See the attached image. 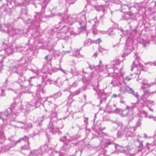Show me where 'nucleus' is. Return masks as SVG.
Listing matches in <instances>:
<instances>
[{
  "label": "nucleus",
  "instance_id": "f257e3e1",
  "mask_svg": "<svg viewBox=\"0 0 156 156\" xmlns=\"http://www.w3.org/2000/svg\"><path fill=\"white\" fill-rule=\"evenodd\" d=\"M59 15L62 16V18L61 21L58 23V26H57L55 28L56 29H58L59 31L57 32V36L58 38L60 39H63L64 38L66 34L69 33L70 31V34L71 35H75L73 31H70V28L66 26L71 24L68 23L69 20L70 19L69 16L67 15H65L62 13H59Z\"/></svg>",
  "mask_w": 156,
  "mask_h": 156
},
{
  "label": "nucleus",
  "instance_id": "f03ea898",
  "mask_svg": "<svg viewBox=\"0 0 156 156\" xmlns=\"http://www.w3.org/2000/svg\"><path fill=\"white\" fill-rule=\"evenodd\" d=\"M57 114L56 112L52 113L50 117V121L48 124V128L52 134L58 132V134L61 132L59 130L64 127V125L61 119L58 120L57 118Z\"/></svg>",
  "mask_w": 156,
  "mask_h": 156
},
{
  "label": "nucleus",
  "instance_id": "7ed1b4c3",
  "mask_svg": "<svg viewBox=\"0 0 156 156\" xmlns=\"http://www.w3.org/2000/svg\"><path fill=\"white\" fill-rule=\"evenodd\" d=\"M33 97L37 100V99L38 100V102H35V100H33V102H30L29 103H25L22 105L23 106L22 108H20L21 110L24 109L25 111L24 112L25 113H28L30 110L31 108L33 106H36V107L38 106V102L40 103H42L43 101H46L47 102H54L55 99L54 98L52 97H48L46 98H41L40 95V93L37 92L35 94V96L33 95Z\"/></svg>",
  "mask_w": 156,
  "mask_h": 156
},
{
  "label": "nucleus",
  "instance_id": "20e7f679",
  "mask_svg": "<svg viewBox=\"0 0 156 156\" xmlns=\"http://www.w3.org/2000/svg\"><path fill=\"white\" fill-rule=\"evenodd\" d=\"M69 18L70 20L68 23L69 24H72L76 21L79 23H83V25L86 23L85 13L84 12H81L77 15L76 16L74 15L73 16L69 17Z\"/></svg>",
  "mask_w": 156,
  "mask_h": 156
},
{
  "label": "nucleus",
  "instance_id": "39448f33",
  "mask_svg": "<svg viewBox=\"0 0 156 156\" xmlns=\"http://www.w3.org/2000/svg\"><path fill=\"white\" fill-rule=\"evenodd\" d=\"M50 0H44L43 3L42 5L40 4V1L39 0H30V3L34 4L35 7H37L36 5H38V7H41L42 11L41 13H38L37 15L36 16V21L38 22V23L39 21H41V17L39 16L40 14H43L44 12V10L45 8L46 5L48 3V2L50 1Z\"/></svg>",
  "mask_w": 156,
  "mask_h": 156
},
{
  "label": "nucleus",
  "instance_id": "423d86ee",
  "mask_svg": "<svg viewBox=\"0 0 156 156\" xmlns=\"http://www.w3.org/2000/svg\"><path fill=\"white\" fill-rule=\"evenodd\" d=\"M28 140V138L26 136H25L24 137L20 138L18 140L15 141L14 142V145H16L17 143L20 142H25L26 143V144L21 147L20 151L22 153L26 154L27 151L30 149L29 142Z\"/></svg>",
  "mask_w": 156,
  "mask_h": 156
},
{
  "label": "nucleus",
  "instance_id": "0eeeda50",
  "mask_svg": "<svg viewBox=\"0 0 156 156\" xmlns=\"http://www.w3.org/2000/svg\"><path fill=\"white\" fill-rule=\"evenodd\" d=\"M135 104H133V106L132 107L127 106L126 108L123 110H121L120 109H116V107L115 105H114L112 107L111 110L112 112H115V113H119L121 116H126L127 115L129 112V109H132L134 108L135 106Z\"/></svg>",
  "mask_w": 156,
  "mask_h": 156
},
{
  "label": "nucleus",
  "instance_id": "6e6552de",
  "mask_svg": "<svg viewBox=\"0 0 156 156\" xmlns=\"http://www.w3.org/2000/svg\"><path fill=\"white\" fill-rule=\"evenodd\" d=\"M48 148V146L45 144L37 150H33L30 151L29 156H40L46 152Z\"/></svg>",
  "mask_w": 156,
  "mask_h": 156
},
{
  "label": "nucleus",
  "instance_id": "1a4fd4ad",
  "mask_svg": "<svg viewBox=\"0 0 156 156\" xmlns=\"http://www.w3.org/2000/svg\"><path fill=\"white\" fill-rule=\"evenodd\" d=\"M131 70L133 71L136 74H139L141 70L143 71V66L137 59L133 62L131 66Z\"/></svg>",
  "mask_w": 156,
  "mask_h": 156
},
{
  "label": "nucleus",
  "instance_id": "9d476101",
  "mask_svg": "<svg viewBox=\"0 0 156 156\" xmlns=\"http://www.w3.org/2000/svg\"><path fill=\"white\" fill-rule=\"evenodd\" d=\"M134 131V128L133 127L129 128L127 127H125L124 128L123 131H118L117 133L118 137H120L124 134H125L126 137H132L134 136L133 132Z\"/></svg>",
  "mask_w": 156,
  "mask_h": 156
},
{
  "label": "nucleus",
  "instance_id": "9b49d317",
  "mask_svg": "<svg viewBox=\"0 0 156 156\" xmlns=\"http://www.w3.org/2000/svg\"><path fill=\"white\" fill-rule=\"evenodd\" d=\"M9 70L11 73H16L19 75H23L26 70L23 69L21 65L13 66L10 68Z\"/></svg>",
  "mask_w": 156,
  "mask_h": 156
},
{
  "label": "nucleus",
  "instance_id": "f8f14e48",
  "mask_svg": "<svg viewBox=\"0 0 156 156\" xmlns=\"http://www.w3.org/2000/svg\"><path fill=\"white\" fill-rule=\"evenodd\" d=\"M64 144L61 147L59 152L55 151V152L56 153L58 154L59 156H66V153L69 149V145L66 142H63Z\"/></svg>",
  "mask_w": 156,
  "mask_h": 156
},
{
  "label": "nucleus",
  "instance_id": "ddd939ff",
  "mask_svg": "<svg viewBox=\"0 0 156 156\" xmlns=\"http://www.w3.org/2000/svg\"><path fill=\"white\" fill-rule=\"evenodd\" d=\"M115 147L120 152L123 153L126 155L129 154L128 152L132 149V148L129 145L124 148L122 146H120L117 144H115Z\"/></svg>",
  "mask_w": 156,
  "mask_h": 156
},
{
  "label": "nucleus",
  "instance_id": "4468645a",
  "mask_svg": "<svg viewBox=\"0 0 156 156\" xmlns=\"http://www.w3.org/2000/svg\"><path fill=\"white\" fill-rule=\"evenodd\" d=\"M12 105L10 108H9L5 110L4 112H0V119H2L3 121L7 120L9 117L11 112V108H12Z\"/></svg>",
  "mask_w": 156,
  "mask_h": 156
},
{
  "label": "nucleus",
  "instance_id": "2eb2a0df",
  "mask_svg": "<svg viewBox=\"0 0 156 156\" xmlns=\"http://www.w3.org/2000/svg\"><path fill=\"white\" fill-rule=\"evenodd\" d=\"M89 22L93 25V26L91 28V30L93 34L94 35L98 33V30L96 29V27L98 23V21L97 18H95L94 19L89 21Z\"/></svg>",
  "mask_w": 156,
  "mask_h": 156
},
{
  "label": "nucleus",
  "instance_id": "dca6fc26",
  "mask_svg": "<svg viewBox=\"0 0 156 156\" xmlns=\"http://www.w3.org/2000/svg\"><path fill=\"white\" fill-rule=\"evenodd\" d=\"M17 48H15L13 45H10L7 46L6 48L2 50V51L5 52V55H9L14 52H16Z\"/></svg>",
  "mask_w": 156,
  "mask_h": 156
},
{
  "label": "nucleus",
  "instance_id": "f3484780",
  "mask_svg": "<svg viewBox=\"0 0 156 156\" xmlns=\"http://www.w3.org/2000/svg\"><path fill=\"white\" fill-rule=\"evenodd\" d=\"M42 70L43 73H46L47 72H49V71L51 70H52L54 72H56L59 70H60L62 72L65 73L64 71L61 68H60L59 69H58L57 68H54L53 69H51V66L49 64L47 65L46 66H44Z\"/></svg>",
  "mask_w": 156,
  "mask_h": 156
},
{
  "label": "nucleus",
  "instance_id": "a211bd4d",
  "mask_svg": "<svg viewBox=\"0 0 156 156\" xmlns=\"http://www.w3.org/2000/svg\"><path fill=\"white\" fill-rule=\"evenodd\" d=\"M13 27L8 24H5L2 27H0V31L7 32L10 35V32H12Z\"/></svg>",
  "mask_w": 156,
  "mask_h": 156
},
{
  "label": "nucleus",
  "instance_id": "6ab92c4d",
  "mask_svg": "<svg viewBox=\"0 0 156 156\" xmlns=\"http://www.w3.org/2000/svg\"><path fill=\"white\" fill-rule=\"evenodd\" d=\"M23 33L24 32L23 30H20L19 29H15L13 28L12 30V32H10V35L11 36H14V35L21 36L23 35Z\"/></svg>",
  "mask_w": 156,
  "mask_h": 156
},
{
  "label": "nucleus",
  "instance_id": "aec40b11",
  "mask_svg": "<svg viewBox=\"0 0 156 156\" xmlns=\"http://www.w3.org/2000/svg\"><path fill=\"white\" fill-rule=\"evenodd\" d=\"M74 138L71 136L68 133H67L66 135L64 136L62 138L59 139L60 141L63 142H66L67 143H69L70 141L74 140Z\"/></svg>",
  "mask_w": 156,
  "mask_h": 156
},
{
  "label": "nucleus",
  "instance_id": "412c9836",
  "mask_svg": "<svg viewBox=\"0 0 156 156\" xmlns=\"http://www.w3.org/2000/svg\"><path fill=\"white\" fill-rule=\"evenodd\" d=\"M16 126L18 128L25 129L31 127L32 126V125L31 124L28 125L25 122H18L17 123Z\"/></svg>",
  "mask_w": 156,
  "mask_h": 156
},
{
  "label": "nucleus",
  "instance_id": "4be33fe9",
  "mask_svg": "<svg viewBox=\"0 0 156 156\" xmlns=\"http://www.w3.org/2000/svg\"><path fill=\"white\" fill-rule=\"evenodd\" d=\"M142 84L141 86V89L142 90H143L144 95H143L141 97V99L144 101H145L146 100V98L145 97L146 94V84L145 83V81H143L142 82H141Z\"/></svg>",
  "mask_w": 156,
  "mask_h": 156
},
{
  "label": "nucleus",
  "instance_id": "5701e85b",
  "mask_svg": "<svg viewBox=\"0 0 156 156\" xmlns=\"http://www.w3.org/2000/svg\"><path fill=\"white\" fill-rule=\"evenodd\" d=\"M98 98L100 100V102L102 103L104 101H105L106 99V94L104 93V90H100L99 92L98 93Z\"/></svg>",
  "mask_w": 156,
  "mask_h": 156
},
{
  "label": "nucleus",
  "instance_id": "b1692460",
  "mask_svg": "<svg viewBox=\"0 0 156 156\" xmlns=\"http://www.w3.org/2000/svg\"><path fill=\"white\" fill-rule=\"evenodd\" d=\"M134 16L133 14L129 12L125 13L122 16V17L123 20H127L129 19L133 18Z\"/></svg>",
  "mask_w": 156,
  "mask_h": 156
},
{
  "label": "nucleus",
  "instance_id": "393cba45",
  "mask_svg": "<svg viewBox=\"0 0 156 156\" xmlns=\"http://www.w3.org/2000/svg\"><path fill=\"white\" fill-rule=\"evenodd\" d=\"M132 31L131 32H129V31L127 30L124 33V34L126 35V36H128L129 35H130V36H128V38H129V37H134L135 35H136V34L137 32L136 30V29H134V30H132Z\"/></svg>",
  "mask_w": 156,
  "mask_h": 156
},
{
  "label": "nucleus",
  "instance_id": "a878e982",
  "mask_svg": "<svg viewBox=\"0 0 156 156\" xmlns=\"http://www.w3.org/2000/svg\"><path fill=\"white\" fill-rule=\"evenodd\" d=\"M0 137L1 139H0V144H1L5 139V136L4 134L3 128L2 126H0Z\"/></svg>",
  "mask_w": 156,
  "mask_h": 156
},
{
  "label": "nucleus",
  "instance_id": "bb28decb",
  "mask_svg": "<svg viewBox=\"0 0 156 156\" xmlns=\"http://www.w3.org/2000/svg\"><path fill=\"white\" fill-rule=\"evenodd\" d=\"M121 11L122 12H124L126 11L129 10L130 9V6L126 4H121L120 5Z\"/></svg>",
  "mask_w": 156,
  "mask_h": 156
},
{
  "label": "nucleus",
  "instance_id": "cd10ccee",
  "mask_svg": "<svg viewBox=\"0 0 156 156\" xmlns=\"http://www.w3.org/2000/svg\"><path fill=\"white\" fill-rule=\"evenodd\" d=\"M23 75H19L20 77L18 80V82L20 85H21V83H23L26 81L25 77Z\"/></svg>",
  "mask_w": 156,
  "mask_h": 156
},
{
  "label": "nucleus",
  "instance_id": "c85d7f7f",
  "mask_svg": "<svg viewBox=\"0 0 156 156\" xmlns=\"http://www.w3.org/2000/svg\"><path fill=\"white\" fill-rule=\"evenodd\" d=\"M105 140L103 139L101 141V143L102 145H104L105 146L107 145L113 144L112 141H110L108 142H105Z\"/></svg>",
  "mask_w": 156,
  "mask_h": 156
},
{
  "label": "nucleus",
  "instance_id": "c756f323",
  "mask_svg": "<svg viewBox=\"0 0 156 156\" xmlns=\"http://www.w3.org/2000/svg\"><path fill=\"white\" fill-rule=\"evenodd\" d=\"M46 113L44 115H43L41 117L38 118L37 119V121L39 122H41L43 121V120L46 119L48 117V115H47V112H46Z\"/></svg>",
  "mask_w": 156,
  "mask_h": 156
},
{
  "label": "nucleus",
  "instance_id": "7c9ffc66",
  "mask_svg": "<svg viewBox=\"0 0 156 156\" xmlns=\"http://www.w3.org/2000/svg\"><path fill=\"white\" fill-rule=\"evenodd\" d=\"M11 147L9 145H5L3 147H1V150H0V153L1 152H3L7 151Z\"/></svg>",
  "mask_w": 156,
  "mask_h": 156
},
{
  "label": "nucleus",
  "instance_id": "2f4dec72",
  "mask_svg": "<svg viewBox=\"0 0 156 156\" xmlns=\"http://www.w3.org/2000/svg\"><path fill=\"white\" fill-rule=\"evenodd\" d=\"M98 66V69H99L100 71L103 70L106 68V66H103L101 64V61H100V64Z\"/></svg>",
  "mask_w": 156,
  "mask_h": 156
},
{
  "label": "nucleus",
  "instance_id": "473e14b6",
  "mask_svg": "<svg viewBox=\"0 0 156 156\" xmlns=\"http://www.w3.org/2000/svg\"><path fill=\"white\" fill-rule=\"evenodd\" d=\"M15 48H17V51L19 52H21L23 51H26L25 48L23 47L17 46Z\"/></svg>",
  "mask_w": 156,
  "mask_h": 156
},
{
  "label": "nucleus",
  "instance_id": "72a5a7b5",
  "mask_svg": "<svg viewBox=\"0 0 156 156\" xmlns=\"http://www.w3.org/2000/svg\"><path fill=\"white\" fill-rule=\"evenodd\" d=\"M71 73L73 75L76 76L77 74V72L75 67H73L71 69Z\"/></svg>",
  "mask_w": 156,
  "mask_h": 156
},
{
  "label": "nucleus",
  "instance_id": "f704fd0d",
  "mask_svg": "<svg viewBox=\"0 0 156 156\" xmlns=\"http://www.w3.org/2000/svg\"><path fill=\"white\" fill-rule=\"evenodd\" d=\"M80 25H81L80 27V30L81 31H84L86 29V23L85 25H83V23H79Z\"/></svg>",
  "mask_w": 156,
  "mask_h": 156
},
{
  "label": "nucleus",
  "instance_id": "c9c22d12",
  "mask_svg": "<svg viewBox=\"0 0 156 156\" xmlns=\"http://www.w3.org/2000/svg\"><path fill=\"white\" fill-rule=\"evenodd\" d=\"M80 89H78L76 91L70 94V95L71 97H73L75 95H78L80 93Z\"/></svg>",
  "mask_w": 156,
  "mask_h": 156
},
{
  "label": "nucleus",
  "instance_id": "e433bc0d",
  "mask_svg": "<svg viewBox=\"0 0 156 156\" xmlns=\"http://www.w3.org/2000/svg\"><path fill=\"white\" fill-rule=\"evenodd\" d=\"M126 92L129 93L133 92V90L127 86H126Z\"/></svg>",
  "mask_w": 156,
  "mask_h": 156
},
{
  "label": "nucleus",
  "instance_id": "4c0bfd02",
  "mask_svg": "<svg viewBox=\"0 0 156 156\" xmlns=\"http://www.w3.org/2000/svg\"><path fill=\"white\" fill-rule=\"evenodd\" d=\"M92 43L91 40L89 39L88 40L85 41L84 43V45L85 46H86L88 45H91Z\"/></svg>",
  "mask_w": 156,
  "mask_h": 156
},
{
  "label": "nucleus",
  "instance_id": "58836bf2",
  "mask_svg": "<svg viewBox=\"0 0 156 156\" xmlns=\"http://www.w3.org/2000/svg\"><path fill=\"white\" fill-rule=\"evenodd\" d=\"M27 9L26 7H24V8H22L21 9V13L22 15H26L27 14Z\"/></svg>",
  "mask_w": 156,
  "mask_h": 156
},
{
  "label": "nucleus",
  "instance_id": "ea45409f",
  "mask_svg": "<svg viewBox=\"0 0 156 156\" xmlns=\"http://www.w3.org/2000/svg\"><path fill=\"white\" fill-rule=\"evenodd\" d=\"M44 59L47 62H48L51 60L52 59V57L51 55H48L44 57Z\"/></svg>",
  "mask_w": 156,
  "mask_h": 156
},
{
  "label": "nucleus",
  "instance_id": "a19ab883",
  "mask_svg": "<svg viewBox=\"0 0 156 156\" xmlns=\"http://www.w3.org/2000/svg\"><path fill=\"white\" fill-rule=\"evenodd\" d=\"M140 43L142 44L143 47H145L146 41L143 39H141L140 41Z\"/></svg>",
  "mask_w": 156,
  "mask_h": 156
},
{
  "label": "nucleus",
  "instance_id": "79ce46f5",
  "mask_svg": "<svg viewBox=\"0 0 156 156\" xmlns=\"http://www.w3.org/2000/svg\"><path fill=\"white\" fill-rule=\"evenodd\" d=\"M142 119L141 118H140L137 122H136V127H139L141 125V121H142Z\"/></svg>",
  "mask_w": 156,
  "mask_h": 156
},
{
  "label": "nucleus",
  "instance_id": "37998d69",
  "mask_svg": "<svg viewBox=\"0 0 156 156\" xmlns=\"http://www.w3.org/2000/svg\"><path fill=\"white\" fill-rule=\"evenodd\" d=\"M98 66H90V65L89 66V69L91 70H94V69L98 70Z\"/></svg>",
  "mask_w": 156,
  "mask_h": 156
},
{
  "label": "nucleus",
  "instance_id": "c03bdc74",
  "mask_svg": "<svg viewBox=\"0 0 156 156\" xmlns=\"http://www.w3.org/2000/svg\"><path fill=\"white\" fill-rule=\"evenodd\" d=\"M56 82L57 83V85L58 86L60 87L62 85L63 81H62L61 82L60 79H58L57 80Z\"/></svg>",
  "mask_w": 156,
  "mask_h": 156
},
{
  "label": "nucleus",
  "instance_id": "a18cd8bd",
  "mask_svg": "<svg viewBox=\"0 0 156 156\" xmlns=\"http://www.w3.org/2000/svg\"><path fill=\"white\" fill-rule=\"evenodd\" d=\"M129 121H131L133 120L134 118V116L132 113H131L128 115Z\"/></svg>",
  "mask_w": 156,
  "mask_h": 156
},
{
  "label": "nucleus",
  "instance_id": "49530a36",
  "mask_svg": "<svg viewBox=\"0 0 156 156\" xmlns=\"http://www.w3.org/2000/svg\"><path fill=\"white\" fill-rule=\"evenodd\" d=\"M115 71V70L113 68H112L109 69L108 71V74H112L114 72H116Z\"/></svg>",
  "mask_w": 156,
  "mask_h": 156
},
{
  "label": "nucleus",
  "instance_id": "de8ad7c7",
  "mask_svg": "<svg viewBox=\"0 0 156 156\" xmlns=\"http://www.w3.org/2000/svg\"><path fill=\"white\" fill-rule=\"evenodd\" d=\"M120 90V92L122 93H124L126 92V86L125 87H121Z\"/></svg>",
  "mask_w": 156,
  "mask_h": 156
},
{
  "label": "nucleus",
  "instance_id": "09e8293b",
  "mask_svg": "<svg viewBox=\"0 0 156 156\" xmlns=\"http://www.w3.org/2000/svg\"><path fill=\"white\" fill-rule=\"evenodd\" d=\"M130 94L133 95L135 97H136L137 98V100H138V98L139 96V95H138V93L137 92H135L134 90H133V92L131 93Z\"/></svg>",
  "mask_w": 156,
  "mask_h": 156
},
{
  "label": "nucleus",
  "instance_id": "8fccbe9b",
  "mask_svg": "<svg viewBox=\"0 0 156 156\" xmlns=\"http://www.w3.org/2000/svg\"><path fill=\"white\" fill-rule=\"evenodd\" d=\"M129 50V51L130 52L133 50V47L132 46V44H131L130 46H127V49L126 50Z\"/></svg>",
  "mask_w": 156,
  "mask_h": 156
},
{
  "label": "nucleus",
  "instance_id": "3c124183",
  "mask_svg": "<svg viewBox=\"0 0 156 156\" xmlns=\"http://www.w3.org/2000/svg\"><path fill=\"white\" fill-rule=\"evenodd\" d=\"M132 77H130L129 76H126L124 79V81H129L131 79Z\"/></svg>",
  "mask_w": 156,
  "mask_h": 156
},
{
  "label": "nucleus",
  "instance_id": "603ef678",
  "mask_svg": "<svg viewBox=\"0 0 156 156\" xmlns=\"http://www.w3.org/2000/svg\"><path fill=\"white\" fill-rule=\"evenodd\" d=\"M3 66L2 61H0V73L1 72L2 70L3 69Z\"/></svg>",
  "mask_w": 156,
  "mask_h": 156
},
{
  "label": "nucleus",
  "instance_id": "864d4df0",
  "mask_svg": "<svg viewBox=\"0 0 156 156\" xmlns=\"http://www.w3.org/2000/svg\"><path fill=\"white\" fill-rule=\"evenodd\" d=\"M101 42V40L100 38H98L97 40L94 41V42L96 44H97L98 43H100Z\"/></svg>",
  "mask_w": 156,
  "mask_h": 156
},
{
  "label": "nucleus",
  "instance_id": "5fc2aeb1",
  "mask_svg": "<svg viewBox=\"0 0 156 156\" xmlns=\"http://www.w3.org/2000/svg\"><path fill=\"white\" fill-rule=\"evenodd\" d=\"M109 32V33L108 34L109 35L111 36L113 35V34L112 33V32L113 31V30L111 28L110 29L108 30Z\"/></svg>",
  "mask_w": 156,
  "mask_h": 156
},
{
  "label": "nucleus",
  "instance_id": "6e6d98bb",
  "mask_svg": "<svg viewBox=\"0 0 156 156\" xmlns=\"http://www.w3.org/2000/svg\"><path fill=\"white\" fill-rule=\"evenodd\" d=\"M101 134V136H103L108 135V134L107 133H105L104 132L101 133V134H100V133H98V135H100Z\"/></svg>",
  "mask_w": 156,
  "mask_h": 156
},
{
  "label": "nucleus",
  "instance_id": "4d7b16f0",
  "mask_svg": "<svg viewBox=\"0 0 156 156\" xmlns=\"http://www.w3.org/2000/svg\"><path fill=\"white\" fill-rule=\"evenodd\" d=\"M36 77V76H32V77H31L30 78V79L28 80V82H29V84H30V82H31V79H34Z\"/></svg>",
  "mask_w": 156,
  "mask_h": 156
},
{
  "label": "nucleus",
  "instance_id": "13d9d810",
  "mask_svg": "<svg viewBox=\"0 0 156 156\" xmlns=\"http://www.w3.org/2000/svg\"><path fill=\"white\" fill-rule=\"evenodd\" d=\"M4 92V90H0V96H3L4 95V94H3V93Z\"/></svg>",
  "mask_w": 156,
  "mask_h": 156
},
{
  "label": "nucleus",
  "instance_id": "bf43d9fd",
  "mask_svg": "<svg viewBox=\"0 0 156 156\" xmlns=\"http://www.w3.org/2000/svg\"><path fill=\"white\" fill-rule=\"evenodd\" d=\"M3 59L4 58L3 55H0V61H2Z\"/></svg>",
  "mask_w": 156,
  "mask_h": 156
},
{
  "label": "nucleus",
  "instance_id": "052dcab7",
  "mask_svg": "<svg viewBox=\"0 0 156 156\" xmlns=\"http://www.w3.org/2000/svg\"><path fill=\"white\" fill-rule=\"evenodd\" d=\"M77 85V82H75L72 85V86L73 87H76Z\"/></svg>",
  "mask_w": 156,
  "mask_h": 156
},
{
  "label": "nucleus",
  "instance_id": "680f3d73",
  "mask_svg": "<svg viewBox=\"0 0 156 156\" xmlns=\"http://www.w3.org/2000/svg\"><path fill=\"white\" fill-rule=\"evenodd\" d=\"M106 49H104L102 48H99V51L100 52H102L103 50H105Z\"/></svg>",
  "mask_w": 156,
  "mask_h": 156
},
{
  "label": "nucleus",
  "instance_id": "e2e57ef3",
  "mask_svg": "<svg viewBox=\"0 0 156 156\" xmlns=\"http://www.w3.org/2000/svg\"><path fill=\"white\" fill-rule=\"evenodd\" d=\"M117 97V95L115 94H113L112 96V98H116Z\"/></svg>",
  "mask_w": 156,
  "mask_h": 156
},
{
  "label": "nucleus",
  "instance_id": "0e129e2a",
  "mask_svg": "<svg viewBox=\"0 0 156 156\" xmlns=\"http://www.w3.org/2000/svg\"><path fill=\"white\" fill-rule=\"evenodd\" d=\"M85 119L84 120V122L85 123H87V121L88 120V118H86L84 117Z\"/></svg>",
  "mask_w": 156,
  "mask_h": 156
},
{
  "label": "nucleus",
  "instance_id": "69168bd1",
  "mask_svg": "<svg viewBox=\"0 0 156 156\" xmlns=\"http://www.w3.org/2000/svg\"><path fill=\"white\" fill-rule=\"evenodd\" d=\"M54 102H47V104L49 105H51L52 104H53Z\"/></svg>",
  "mask_w": 156,
  "mask_h": 156
},
{
  "label": "nucleus",
  "instance_id": "338daca9",
  "mask_svg": "<svg viewBox=\"0 0 156 156\" xmlns=\"http://www.w3.org/2000/svg\"><path fill=\"white\" fill-rule=\"evenodd\" d=\"M98 54V53H95L93 55V57H95V58L97 56Z\"/></svg>",
  "mask_w": 156,
  "mask_h": 156
},
{
  "label": "nucleus",
  "instance_id": "774afa93",
  "mask_svg": "<svg viewBox=\"0 0 156 156\" xmlns=\"http://www.w3.org/2000/svg\"><path fill=\"white\" fill-rule=\"evenodd\" d=\"M73 101V100H71V99H69L68 100V102L70 104H71V103L72 102V101Z\"/></svg>",
  "mask_w": 156,
  "mask_h": 156
}]
</instances>
